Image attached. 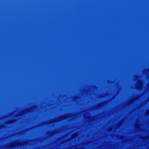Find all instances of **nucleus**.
I'll use <instances>...</instances> for the list:
<instances>
[{
    "mask_svg": "<svg viewBox=\"0 0 149 149\" xmlns=\"http://www.w3.org/2000/svg\"><path fill=\"white\" fill-rule=\"evenodd\" d=\"M13 120H10L8 121L7 122V123H8L9 124H11L12 123H13Z\"/></svg>",
    "mask_w": 149,
    "mask_h": 149,
    "instance_id": "nucleus-1",
    "label": "nucleus"
},
{
    "mask_svg": "<svg viewBox=\"0 0 149 149\" xmlns=\"http://www.w3.org/2000/svg\"><path fill=\"white\" fill-rule=\"evenodd\" d=\"M15 144H12L11 145V147H14V146H15Z\"/></svg>",
    "mask_w": 149,
    "mask_h": 149,
    "instance_id": "nucleus-2",
    "label": "nucleus"
},
{
    "mask_svg": "<svg viewBox=\"0 0 149 149\" xmlns=\"http://www.w3.org/2000/svg\"><path fill=\"white\" fill-rule=\"evenodd\" d=\"M148 71L149 72V70H148Z\"/></svg>",
    "mask_w": 149,
    "mask_h": 149,
    "instance_id": "nucleus-3",
    "label": "nucleus"
}]
</instances>
